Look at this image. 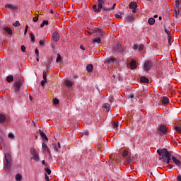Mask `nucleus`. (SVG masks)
I'll return each instance as SVG.
<instances>
[{
	"label": "nucleus",
	"instance_id": "37998d69",
	"mask_svg": "<svg viewBox=\"0 0 181 181\" xmlns=\"http://www.w3.org/2000/svg\"><path fill=\"white\" fill-rule=\"evenodd\" d=\"M21 52L26 53V47H25V45H21Z\"/></svg>",
	"mask_w": 181,
	"mask_h": 181
},
{
	"label": "nucleus",
	"instance_id": "5fc2aeb1",
	"mask_svg": "<svg viewBox=\"0 0 181 181\" xmlns=\"http://www.w3.org/2000/svg\"><path fill=\"white\" fill-rule=\"evenodd\" d=\"M45 179L46 181H49V175H47V174H45Z\"/></svg>",
	"mask_w": 181,
	"mask_h": 181
},
{
	"label": "nucleus",
	"instance_id": "58836bf2",
	"mask_svg": "<svg viewBox=\"0 0 181 181\" xmlns=\"http://www.w3.org/2000/svg\"><path fill=\"white\" fill-rule=\"evenodd\" d=\"M13 26H14L15 28H18V26H21V23H19V21H17L13 23Z\"/></svg>",
	"mask_w": 181,
	"mask_h": 181
},
{
	"label": "nucleus",
	"instance_id": "9d476101",
	"mask_svg": "<svg viewBox=\"0 0 181 181\" xmlns=\"http://www.w3.org/2000/svg\"><path fill=\"white\" fill-rule=\"evenodd\" d=\"M3 35H9V36H12L13 35V31L12 29L9 28V27L3 28Z\"/></svg>",
	"mask_w": 181,
	"mask_h": 181
},
{
	"label": "nucleus",
	"instance_id": "ea45409f",
	"mask_svg": "<svg viewBox=\"0 0 181 181\" xmlns=\"http://www.w3.org/2000/svg\"><path fill=\"white\" fill-rule=\"evenodd\" d=\"M45 172L47 173V175H51L52 174V170H49V168H45Z\"/></svg>",
	"mask_w": 181,
	"mask_h": 181
},
{
	"label": "nucleus",
	"instance_id": "09e8293b",
	"mask_svg": "<svg viewBox=\"0 0 181 181\" xmlns=\"http://www.w3.org/2000/svg\"><path fill=\"white\" fill-rule=\"evenodd\" d=\"M139 52H142L144 50V45H140L139 47Z\"/></svg>",
	"mask_w": 181,
	"mask_h": 181
},
{
	"label": "nucleus",
	"instance_id": "774afa93",
	"mask_svg": "<svg viewBox=\"0 0 181 181\" xmlns=\"http://www.w3.org/2000/svg\"><path fill=\"white\" fill-rule=\"evenodd\" d=\"M57 146H58L59 149H60V148H62V146L60 145V142L57 143Z\"/></svg>",
	"mask_w": 181,
	"mask_h": 181
},
{
	"label": "nucleus",
	"instance_id": "13d9d810",
	"mask_svg": "<svg viewBox=\"0 0 181 181\" xmlns=\"http://www.w3.org/2000/svg\"><path fill=\"white\" fill-rule=\"evenodd\" d=\"M177 181H181V175H179L177 177Z\"/></svg>",
	"mask_w": 181,
	"mask_h": 181
},
{
	"label": "nucleus",
	"instance_id": "412c9836",
	"mask_svg": "<svg viewBox=\"0 0 181 181\" xmlns=\"http://www.w3.org/2000/svg\"><path fill=\"white\" fill-rule=\"evenodd\" d=\"M140 81L141 83H145L148 84L149 83V79H148V78H146V76H141L140 78Z\"/></svg>",
	"mask_w": 181,
	"mask_h": 181
},
{
	"label": "nucleus",
	"instance_id": "dca6fc26",
	"mask_svg": "<svg viewBox=\"0 0 181 181\" xmlns=\"http://www.w3.org/2000/svg\"><path fill=\"white\" fill-rule=\"evenodd\" d=\"M5 8H8V9H11V11H15L18 9V6L9 4H6Z\"/></svg>",
	"mask_w": 181,
	"mask_h": 181
},
{
	"label": "nucleus",
	"instance_id": "49530a36",
	"mask_svg": "<svg viewBox=\"0 0 181 181\" xmlns=\"http://www.w3.org/2000/svg\"><path fill=\"white\" fill-rule=\"evenodd\" d=\"M8 138H11V139H13L15 138V135L13 134L10 133L8 134Z\"/></svg>",
	"mask_w": 181,
	"mask_h": 181
},
{
	"label": "nucleus",
	"instance_id": "7ed1b4c3",
	"mask_svg": "<svg viewBox=\"0 0 181 181\" xmlns=\"http://www.w3.org/2000/svg\"><path fill=\"white\" fill-rule=\"evenodd\" d=\"M30 153L32 155L31 159H33L35 162H39L40 160V157L39 156V153L36 151L35 147H32L30 148Z\"/></svg>",
	"mask_w": 181,
	"mask_h": 181
},
{
	"label": "nucleus",
	"instance_id": "2f4dec72",
	"mask_svg": "<svg viewBox=\"0 0 181 181\" xmlns=\"http://www.w3.org/2000/svg\"><path fill=\"white\" fill-rule=\"evenodd\" d=\"M7 81L8 83H11V81H13V75H10L7 76Z\"/></svg>",
	"mask_w": 181,
	"mask_h": 181
},
{
	"label": "nucleus",
	"instance_id": "338daca9",
	"mask_svg": "<svg viewBox=\"0 0 181 181\" xmlns=\"http://www.w3.org/2000/svg\"><path fill=\"white\" fill-rule=\"evenodd\" d=\"M133 13H136V8H132Z\"/></svg>",
	"mask_w": 181,
	"mask_h": 181
},
{
	"label": "nucleus",
	"instance_id": "20e7f679",
	"mask_svg": "<svg viewBox=\"0 0 181 181\" xmlns=\"http://www.w3.org/2000/svg\"><path fill=\"white\" fill-rule=\"evenodd\" d=\"M98 1V8L97 4H95L92 6L94 12H101V10L103 9V5L105 4V0H97Z\"/></svg>",
	"mask_w": 181,
	"mask_h": 181
},
{
	"label": "nucleus",
	"instance_id": "a19ab883",
	"mask_svg": "<svg viewBox=\"0 0 181 181\" xmlns=\"http://www.w3.org/2000/svg\"><path fill=\"white\" fill-rule=\"evenodd\" d=\"M52 146H53L55 151L59 152V148H57V144H52Z\"/></svg>",
	"mask_w": 181,
	"mask_h": 181
},
{
	"label": "nucleus",
	"instance_id": "b1692460",
	"mask_svg": "<svg viewBox=\"0 0 181 181\" xmlns=\"http://www.w3.org/2000/svg\"><path fill=\"white\" fill-rule=\"evenodd\" d=\"M6 121V117L4 115L0 114V124H4Z\"/></svg>",
	"mask_w": 181,
	"mask_h": 181
},
{
	"label": "nucleus",
	"instance_id": "f03ea898",
	"mask_svg": "<svg viewBox=\"0 0 181 181\" xmlns=\"http://www.w3.org/2000/svg\"><path fill=\"white\" fill-rule=\"evenodd\" d=\"M5 161L6 164H4V169L6 172H11V168H12V156L11 154L6 153L5 154Z\"/></svg>",
	"mask_w": 181,
	"mask_h": 181
},
{
	"label": "nucleus",
	"instance_id": "f8f14e48",
	"mask_svg": "<svg viewBox=\"0 0 181 181\" xmlns=\"http://www.w3.org/2000/svg\"><path fill=\"white\" fill-rule=\"evenodd\" d=\"M118 61L115 57H110L106 59L105 64H114V63H117Z\"/></svg>",
	"mask_w": 181,
	"mask_h": 181
},
{
	"label": "nucleus",
	"instance_id": "052dcab7",
	"mask_svg": "<svg viewBox=\"0 0 181 181\" xmlns=\"http://www.w3.org/2000/svg\"><path fill=\"white\" fill-rule=\"evenodd\" d=\"M80 49H81L82 50H86V47H84V45H80Z\"/></svg>",
	"mask_w": 181,
	"mask_h": 181
},
{
	"label": "nucleus",
	"instance_id": "c85d7f7f",
	"mask_svg": "<svg viewBox=\"0 0 181 181\" xmlns=\"http://www.w3.org/2000/svg\"><path fill=\"white\" fill-rule=\"evenodd\" d=\"M56 62L57 63H62V55L60 54H57Z\"/></svg>",
	"mask_w": 181,
	"mask_h": 181
},
{
	"label": "nucleus",
	"instance_id": "2eb2a0df",
	"mask_svg": "<svg viewBox=\"0 0 181 181\" xmlns=\"http://www.w3.org/2000/svg\"><path fill=\"white\" fill-rule=\"evenodd\" d=\"M42 146L44 152H47V153H50V149L49 148L47 145L45 144V142L42 143Z\"/></svg>",
	"mask_w": 181,
	"mask_h": 181
},
{
	"label": "nucleus",
	"instance_id": "864d4df0",
	"mask_svg": "<svg viewBox=\"0 0 181 181\" xmlns=\"http://www.w3.org/2000/svg\"><path fill=\"white\" fill-rule=\"evenodd\" d=\"M33 22H37V21H39V17H34L33 18Z\"/></svg>",
	"mask_w": 181,
	"mask_h": 181
},
{
	"label": "nucleus",
	"instance_id": "4d7b16f0",
	"mask_svg": "<svg viewBox=\"0 0 181 181\" xmlns=\"http://www.w3.org/2000/svg\"><path fill=\"white\" fill-rule=\"evenodd\" d=\"M109 101L110 103H113L114 102V98L112 96H111L110 98H109Z\"/></svg>",
	"mask_w": 181,
	"mask_h": 181
},
{
	"label": "nucleus",
	"instance_id": "aec40b11",
	"mask_svg": "<svg viewBox=\"0 0 181 181\" xmlns=\"http://www.w3.org/2000/svg\"><path fill=\"white\" fill-rule=\"evenodd\" d=\"M130 68L134 70V69H136V62L135 60H132L129 64Z\"/></svg>",
	"mask_w": 181,
	"mask_h": 181
},
{
	"label": "nucleus",
	"instance_id": "e2e57ef3",
	"mask_svg": "<svg viewBox=\"0 0 181 181\" xmlns=\"http://www.w3.org/2000/svg\"><path fill=\"white\" fill-rule=\"evenodd\" d=\"M50 63H52V59L50 60H49V63L47 65V69H49V67H50Z\"/></svg>",
	"mask_w": 181,
	"mask_h": 181
},
{
	"label": "nucleus",
	"instance_id": "f257e3e1",
	"mask_svg": "<svg viewBox=\"0 0 181 181\" xmlns=\"http://www.w3.org/2000/svg\"><path fill=\"white\" fill-rule=\"evenodd\" d=\"M157 153H158L159 160H162L165 163H170L172 160V154L166 148H159L157 150Z\"/></svg>",
	"mask_w": 181,
	"mask_h": 181
},
{
	"label": "nucleus",
	"instance_id": "ddd939ff",
	"mask_svg": "<svg viewBox=\"0 0 181 181\" xmlns=\"http://www.w3.org/2000/svg\"><path fill=\"white\" fill-rule=\"evenodd\" d=\"M171 159L173 162V163H175V165H176L177 166H178L179 168H181V161L180 160L177 159L176 157L175 156H172Z\"/></svg>",
	"mask_w": 181,
	"mask_h": 181
},
{
	"label": "nucleus",
	"instance_id": "39448f33",
	"mask_svg": "<svg viewBox=\"0 0 181 181\" xmlns=\"http://www.w3.org/2000/svg\"><path fill=\"white\" fill-rule=\"evenodd\" d=\"M88 33H90V35H92L93 33H95V36H98V37H104V35H105V32L101 28H95L92 30L91 33L88 32Z\"/></svg>",
	"mask_w": 181,
	"mask_h": 181
},
{
	"label": "nucleus",
	"instance_id": "f704fd0d",
	"mask_svg": "<svg viewBox=\"0 0 181 181\" xmlns=\"http://www.w3.org/2000/svg\"><path fill=\"white\" fill-rule=\"evenodd\" d=\"M164 30L165 33H167L168 37H172V34H170V32L169 31V30L166 29V28L165 27Z\"/></svg>",
	"mask_w": 181,
	"mask_h": 181
},
{
	"label": "nucleus",
	"instance_id": "cd10ccee",
	"mask_svg": "<svg viewBox=\"0 0 181 181\" xmlns=\"http://www.w3.org/2000/svg\"><path fill=\"white\" fill-rule=\"evenodd\" d=\"M45 25H49V21L44 20L42 21V23L40 24V28H43V26H45Z\"/></svg>",
	"mask_w": 181,
	"mask_h": 181
},
{
	"label": "nucleus",
	"instance_id": "79ce46f5",
	"mask_svg": "<svg viewBox=\"0 0 181 181\" xmlns=\"http://www.w3.org/2000/svg\"><path fill=\"white\" fill-rule=\"evenodd\" d=\"M175 131H177V132H178L179 134H181V128L179 127V126H176L175 127Z\"/></svg>",
	"mask_w": 181,
	"mask_h": 181
},
{
	"label": "nucleus",
	"instance_id": "7c9ffc66",
	"mask_svg": "<svg viewBox=\"0 0 181 181\" xmlns=\"http://www.w3.org/2000/svg\"><path fill=\"white\" fill-rule=\"evenodd\" d=\"M42 77H43V80H45V81H47V74H46V71H43Z\"/></svg>",
	"mask_w": 181,
	"mask_h": 181
},
{
	"label": "nucleus",
	"instance_id": "5701e85b",
	"mask_svg": "<svg viewBox=\"0 0 181 181\" xmlns=\"http://www.w3.org/2000/svg\"><path fill=\"white\" fill-rule=\"evenodd\" d=\"M92 43H94V44L98 43V45H100V43H101V37H98L96 38H93L92 40Z\"/></svg>",
	"mask_w": 181,
	"mask_h": 181
},
{
	"label": "nucleus",
	"instance_id": "f3484780",
	"mask_svg": "<svg viewBox=\"0 0 181 181\" xmlns=\"http://www.w3.org/2000/svg\"><path fill=\"white\" fill-rule=\"evenodd\" d=\"M39 134H40L41 138H42V139H45V141H49L47 136H46V134L43 132H42L41 129H39Z\"/></svg>",
	"mask_w": 181,
	"mask_h": 181
},
{
	"label": "nucleus",
	"instance_id": "6e6552de",
	"mask_svg": "<svg viewBox=\"0 0 181 181\" xmlns=\"http://www.w3.org/2000/svg\"><path fill=\"white\" fill-rule=\"evenodd\" d=\"M23 86V81L19 80L16 81L14 84V90L16 93H18V91H21V87Z\"/></svg>",
	"mask_w": 181,
	"mask_h": 181
},
{
	"label": "nucleus",
	"instance_id": "0eeeda50",
	"mask_svg": "<svg viewBox=\"0 0 181 181\" xmlns=\"http://www.w3.org/2000/svg\"><path fill=\"white\" fill-rule=\"evenodd\" d=\"M153 66V63L151 60L146 61L144 65V69L145 71H149L151 69Z\"/></svg>",
	"mask_w": 181,
	"mask_h": 181
},
{
	"label": "nucleus",
	"instance_id": "bf43d9fd",
	"mask_svg": "<svg viewBox=\"0 0 181 181\" xmlns=\"http://www.w3.org/2000/svg\"><path fill=\"white\" fill-rule=\"evenodd\" d=\"M135 97V95H134V94L131 93L129 95V98H134Z\"/></svg>",
	"mask_w": 181,
	"mask_h": 181
},
{
	"label": "nucleus",
	"instance_id": "6e6d98bb",
	"mask_svg": "<svg viewBox=\"0 0 181 181\" xmlns=\"http://www.w3.org/2000/svg\"><path fill=\"white\" fill-rule=\"evenodd\" d=\"M171 39H172V37H168V45H169V46H172V43L170 42Z\"/></svg>",
	"mask_w": 181,
	"mask_h": 181
},
{
	"label": "nucleus",
	"instance_id": "72a5a7b5",
	"mask_svg": "<svg viewBox=\"0 0 181 181\" xmlns=\"http://www.w3.org/2000/svg\"><path fill=\"white\" fill-rule=\"evenodd\" d=\"M30 42H32V43H35V40H36V38L35 37V35L34 34H30Z\"/></svg>",
	"mask_w": 181,
	"mask_h": 181
},
{
	"label": "nucleus",
	"instance_id": "de8ad7c7",
	"mask_svg": "<svg viewBox=\"0 0 181 181\" xmlns=\"http://www.w3.org/2000/svg\"><path fill=\"white\" fill-rule=\"evenodd\" d=\"M82 134V136L83 135H86V136H88V135H90V133L88 132V131H85L83 133H81Z\"/></svg>",
	"mask_w": 181,
	"mask_h": 181
},
{
	"label": "nucleus",
	"instance_id": "c9c22d12",
	"mask_svg": "<svg viewBox=\"0 0 181 181\" xmlns=\"http://www.w3.org/2000/svg\"><path fill=\"white\" fill-rule=\"evenodd\" d=\"M162 103H163V104H168V103H169V98H164L162 100Z\"/></svg>",
	"mask_w": 181,
	"mask_h": 181
},
{
	"label": "nucleus",
	"instance_id": "473e14b6",
	"mask_svg": "<svg viewBox=\"0 0 181 181\" xmlns=\"http://www.w3.org/2000/svg\"><path fill=\"white\" fill-rule=\"evenodd\" d=\"M45 43H46V40H40V41H39L40 46L45 47Z\"/></svg>",
	"mask_w": 181,
	"mask_h": 181
},
{
	"label": "nucleus",
	"instance_id": "c03bdc74",
	"mask_svg": "<svg viewBox=\"0 0 181 181\" xmlns=\"http://www.w3.org/2000/svg\"><path fill=\"white\" fill-rule=\"evenodd\" d=\"M122 156H123V158L128 156V151L124 150L122 153Z\"/></svg>",
	"mask_w": 181,
	"mask_h": 181
},
{
	"label": "nucleus",
	"instance_id": "423d86ee",
	"mask_svg": "<svg viewBox=\"0 0 181 181\" xmlns=\"http://www.w3.org/2000/svg\"><path fill=\"white\" fill-rule=\"evenodd\" d=\"M113 53H124L125 52V48L122 47L120 44H115L112 49Z\"/></svg>",
	"mask_w": 181,
	"mask_h": 181
},
{
	"label": "nucleus",
	"instance_id": "4be33fe9",
	"mask_svg": "<svg viewBox=\"0 0 181 181\" xmlns=\"http://www.w3.org/2000/svg\"><path fill=\"white\" fill-rule=\"evenodd\" d=\"M134 18L132 15H129L126 18V22H128L129 23L134 22Z\"/></svg>",
	"mask_w": 181,
	"mask_h": 181
},
{
	"label": "nucleus",
	"instance_id": "c756f323",
	"mask_svg": "<svg viewBox=\"0 0 181 181\" xmlns=\"http://www.w3.org/2000/svg\"><path fill=\"white\" fill-rule=\"evenodd\" d=\"M16 180H17V181H21V180H22V175L21 174H17L16 175Z\"/></svg>",
	"mask_w": 181,
	"mask_h": 181
},
{
	"label": "nucleus",
	"instance_id": "603ef678",
	"mask_svg": "<svg viewBox=\"0 0 181 181\" xmlns=\"http://www.w3.org/2000/svg\"><path fill=\"white\" fill-rule=\"evenodd\" d=\"M115 18H118L119 19H122V16L120 14H116Z\"/></svg>",
	"mask_w": 181,
	"mask_h": 181
},
{
	"label": "nucleus",
	"instance_id": "6ab92c4d",
	"mask_svg": "<svg viewBox=\"0 0 181 181\" xmlns=\"http://www.w3.org/2000/svg\"><path fill=\"white\" fill-rule=\"evenodd\" d=\"M129 6V8H130V9H135V8H138V4H136V3L134 2V1H132V2H130Z\"/></svg>",
	"mask_w": 181,
	"mask_h": 181
},
{
	"label": "nucleus",
	"instance_id": "a878e982",
	"mask_svg": "<svg viewBox=\"0 0 181 181\" xmlns=\"http://www.w3.org/2000/svg\"><path fill=\"white\" fill-rule=\"evenodd\" d=\"M103 108H105V110H107V111H110V110H111V106H110V104L108 103H105L103 105Z\"/></svg>",
	"mask_w": 181,
	"mask_h": 181
},
{
	"label": "nucleus",
	"instance_id": "a18cd8bd",
	"mask_svg": "<svg viewBox=\"0 0 181 181\" xmlns=\"http://www.w3.org/2000/svg\"><path fill=\"white\" fill-rule=\"evenodd\" d=\"M113 128L117 129L118 128V122H116L115 121L113 122Z\"/></svg>",
	"mask_w": 181,
	"mask_h": 181
},
{
	"label": "nucleus",
	"instance_id": "393cba45",
	"mask_svg": "<svg viewBox=\"0 0 181 181\" xmlns=\"http://www.w3.org/2000/svg\"><path fill=\"white\" fill-rule=\"evenodd\" d=\"M65 85L66 87H73V82L71 81L66 80Z\"/></svg>",
	"mask_w": 181,
	"mask_h": 181
},
{
	"label": "nucleus",
	"instance_id": "680f3d73",
	"mask_svg": "<svg viewBox=\"0 0 181 181\" xmlns=\"http://www.w3.org/2000/svg\"><path fill=\"white\" fill-rule=\"evenodd\" d=\"M133 47L134 50H136V49H138V45L134 44Z\"/></svg>",
	"mask_w": 181,
	"mask_h": 181
},
{
	"label": "nucleus",
	"instance_id": "e433bc0d",
	"mask_svg": "<svg viewBox=\"0 0 181 181\" xmlns=\"http://www.w3.org/2000/svg\"><path fill=\"white\" fill-rule=\"evenodd\" d=\"M102 9H103V12H110V11H111V8H107L103 6Z\"/></svg>",
	"mask_w": 181,
	"mask_h": 181
},
{
	"label": "nucleus",
	"instance_id": "9b49d317",
	"mask_svg": "<svg viewBox=\"0 0 181 181\" xmlns=\"http://www.w3.org/2000/svg\"><path fill=\"white\" fill-rule=\"evenodd\" d=\"M168 132V129H166V126L162 124L158 128V134L159 135H163Z\"/></svg>",
	"mask_w": 181,
	"mask_h": 181
},
{
	"label": "nucleus",
	"instance_id": "a211bd4d",
	"mask_svg": "<svg viewBox=\"0 0 181 181\" xmlns=\"http://www.w3.org/2000/svg\"><path fill=\"white\" fill-rule=\"evenodd\" d=\"M93 69H94V66L91 64H88L86 66V70H87L88 73H92Z\"/></svg>",
	"mask_w": 181,
	"mask_h": 181
},
{
	"label": "nucleus",
	"instance_id": "0e129e2a",
	"mask_svg": "<svg viewBox=\"0 0 181 181\" xmlns=\"http://www.w3.org/2000/svg\"><path fill=\"white\" fill-rule=\"evenodd\" d=\"M116 4H114L112 6V8H110V9H115V6H116Z\"/></svg>",
	"mask_w": 181,
	"mask_h": 181
},
{
	"label": "nucleus",
	"instance_id": "8fccbe9b",
	"mask_svg": "<svg viewBox=\"0 0 181 181\" xmlns=\"http://www.w3.org/2000/svg\"><path fill=\"white\" fill-rule=\"evenodd\" d=\"M45 83H47V81H45V80H42L40 83V85L42 86V87H44L45 86Z\"/></svg>",
	"mask_w": 181,
	"mask_h": 181
},
{
	"label": "nucleus",
	"instance_id": "1a4fd4ad",
	"mask_svg": "<svg viewBox=\"0 0 181 181\" xmlns=\"http://www.w3.org/2000/svg\"><path fill=\"white\" fill-rule=\"evenodd\" d=\"M175 18H177V16L180 13V3L179 0H175Z\"/></svg>",
	"mask_w": 181,
	"mask_h": 181
},
{
	"label": "nucleus",
	"instance_id": "69168bd1",
	"mask_svg": "<svg viewBox=\"0 0 181 181\" xmlns=\"http://www.w3.org/2000/svg\"><path fill=\"white\" fill-rule=\"evenodd\" d=\"M168 169H172L173 168V166H172V165L169 164L168 165Z\"/></svg>",
	"mask_w": 181,
	"mask_h": 181
},
{
	"label": "nucleus",
	"instance_id": "4c0bfd02",
	"mask_svg": "<svg viewBox=\"0 0 181 181\" xmlns=\"http://www.w3.org/2000/svg\"><path fill=\"white\" fill-rule=\"evenodd\" d=\"M60 103V101L59 100V99L57 98H54V101H53V104L54 105H57Z\"/></svg>",
	"mask_w": 181,
	"mask_h": 181
},
{
	"label": "nucleus",
	"instance_id": "bb28decb",
	"mask_svg": "<svg viewBox=\"0 0 181 181\" xmlns=\"http://www.w3.org/2000/svg\"><path fill=\"white\" fill-rule=\"evenodd\" d=\"M149 25H155V18H150L148 21Z\"/></svg>",
	"mask_w": 181,
	"mask_h": 181
},
{
	"label": "nucleus",
	"instance_id": "3c124183",
	"mask_svg": "<svg viewBox=\"0 0 181 181\" xmlns=\"http://www.w3.org/2000/svg\"><path fill=\"white\" fill-rule=\"evenodd\" d=\"M35 52L36 57H39V49H37V48H36Z\"/></svg>",
	"mask_w": 181,
	"mask_h": 181
},
{
	"label": "nucleus",
	"instance_id": "4468645a",
	"mask_svg": "<svg viewBox=\"0 0 181 181\" xmlns=\"http://www.w3.org/2000/svg\"><path fill=\"white\" fill-rule=\"evenodd\" d=\"M52 40H54V42H59V39H60L59 33L54 32L52 35Z\"/></svg>",
	"mask_w": 181,
	"mask_h": 181
}]
</instances>
